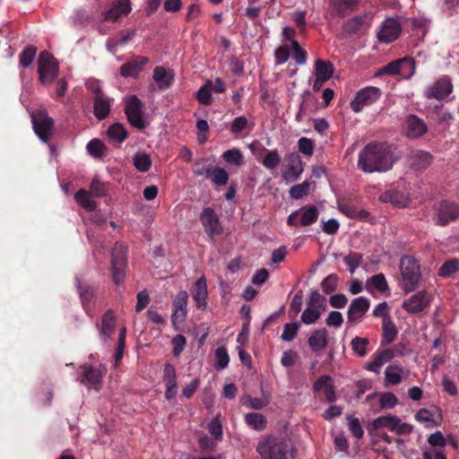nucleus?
I'll use <instances>...</instances> for the list:
<instances>
[{
    "mask_svg": "<svg viewBox=\"0 0 459 459\" xmlns=\"http://www.w3.org/2000/svg\"><path fill=\"white\" fill-rule=\"evenodd\" d=\"M379 200L382 203H390L398 207H404L408 204L407 195L400 190L389 189L385 191L380 196Z\"/></svg>",
    "mask_w": 459,
    "mask_h": 459,
    "instance_id": "cd10ccee",
    "label": "nucleus"
},
{
    "mask_svg": "<svg viewBox=\"0 0 459 459\" xmlns=\"http://www.w3.org/2000/svg\"><path fill=\"white\" fill-rule=\"evenodd\" d=\"M318 215L319 212L316 206L305 205L288 216L287 224L292 227L309 226L317 221Z\"/></svg>",
    "mask_w": 459,
    "mask_h": 459,
    "instance_id": "6e6552de",
    "label": "nucleus"
},
{
    "mask_svg": "<svg viewBox=\"0 0 459 459\" xmlns=\"http://www.w3.org/2000/svg\"><path fill=\"white\" fill-rule=\"evenodd\" d=\"M131 10L130 0H115L108 10L105 12L104 19L106 21L116 22L121 15H127Z\"/></svg>",
    "mask_w": 459,
    "mask_h": 459,
    "instance_id": "aec40b11",
    "label": "nucleus"
},
{
    "mask_svg": "<svg viewBox=\"0 0 459 459\" xmlns=\"http://www.w3.org/2000/svg\"><path fill=\"white\" fill-rule=\"evenodd\" d=\"M429 130V126L424 121L417 115L409 114L403 120V133L409 139H418L424 135Z\"/></svg>",
    "mask_w": 459,
    "mask_h": 459,
    "instance_id": "f8f14e48",
    "label": "nucleus"
},
{
    "mask_svg": "<svg viewBox=\"0 0 459 459\" xmlns=\"http://www.w3.org/2000/svg\"><path fill=\"white\" fill-rule=\"evenodd\" d=\"M382 91L375 86H367L355 94L351 101V108L353 112L359 113L365 107H368L376 103L381 97Z\"/></svg>",
    "mask_w": 459,
    "mask_h": 459,
    "instance_id": "423d86ee",
    "label": "nucleus"
},
{
    "mask_svg": "<svg viewBox=\"0 0 459 459\" xmlns=\"http://www.w3.org/2000/svg\"><path fill=\"white\" fill-rule=\"evenodd\" d=\"M398 330L393 322L391 316H386L382 320V342L385 344L393 342L397 337Z\"/></svg>",
    "mask_w": 459,
    "mask_h": 459,
    "instance_id": "72a5a7b5",
    "label": "nucleus"
},
{
    "mask_svg": "<svg viewBox=\"0 0 459 459\" xmlns=\"http://www.w3.org/2000/svg\"><path fill=\"white\" fill-rule=\"evenodd\" d=\"M402 32L401 24L393 18L385 20L377 32V39L383 43H391L398 39Z\"/></svg>",
    "mask_w": 459,
    "mask_h": 459,
    "instance_id": "a211bd4d",
    "label": "nucleus"
},
{
    "mask_svg": "<svg viewBox=\"0 0 459 459\" xmlns=\"http://www.w3.org/2000/svg\"><path fill=\"white\" fill-rule=\"evenodd\" d=\"M78 291L81 298L82 305L88 315H91L90 305L95 299L96 290L93 286L82 285L78 286Z\"/></svg>",
    "mask_w": 459,
    "mask_h": 459,
    "instance_id": "473e14b6",
    "label": "nucleus"
},
{
    "mask_svg": "<svg viewBox=\"0 0 459 459\" xmlns=\"http://www.w3.org/2000/svg\"><path fill=\"white\" fill-rule=\"evenodd\" d=\"M209 178L212 179L214 185L222 186L227 185L229 181V174L224 169L214 167L211 172Z\"/></svg>",
    "mask_w": 459,
    "mask_h": 459,
    "instance_id": "8fccbe9b",
    "label": "nucleus"
},
{
    "mask_svg": "<svg viewBox=\"0 0 459 459\" xmlns=\"http://www.w3.org/2000/svg\"><path fill=\"white\" fill-rule=\"evenodd\" d=\"M403 369L397 365H389L385 371V380L391 385H397L402 381Z\"/></svg>",
    "mask_w": 459,
    "mask_h": 459,
    "instance_id": "09e8293b",
    "label": "nucleus"
},
{
    "mask_svg": "<svg viewBox=\"0 0 459 459\" xmlns=\"http://www.w3.org/2000/svg\"><path fill=\"white\" fill-rule=\"evenodd\" d=\"M338 281L339 277L335 273H331L328 276H326L321 283L324 292L326 294L333 292L337 288Z\"/></svg>",
    "mask_w": 459,
    "mask_h": 459,
    "instance_id": "e2e57ef3",
    "label": "nucleus"
},
{
    "mask_svg": "<svg viewBox=\"0 0 459 459\" xmlns=\"http://www.w3.org/2000/svg\"><path fill=\"white\" fill-rule=\"evenodd\" d=\"M187 300L188 294L186 290L179 291L173 300L174 311L171 316V322L176 329H178L177 325L182 324L186 319Z\"/></svg>",
    "mask_w": 459,
    "mask_h": 459,
    "instance_id": "6ab92c4d",
    "label": "nucleus"
},
{
    "mask_svg": "<svg viewBox=\"0 0 459 459\" xmlns=\"http://www.w3.org/2000/svg\"><path fill=\"white\" fill-rule=\"evenodd\" d=\"M208 431L214 438V440L219 441L222 438V424L220 420V415L212 419V421L208 424Z\"/></svg>",
    "mask_w": 459,
    "mask_h": 459,
    "instance_id": "bf43d9fd",
    "label": "nucleus"
},
{
    "mask_svg": "<svg viewBox=\"0 0 459 459\" xmlns=\"http://www.w3.org/2000/svg\"><path fill=\"white\" fill-rule=\"evenodd\" d=\"M369 285H372L376 290L385 292L388 290V284L385 280V277L383 273H377L373 275L368 281H367V288L368 289Z\"/></svg>",
    "mask_w": 459,
    "mask_h": 459,
    "instance_id": "5fc2aeb1",
    "label": "nucleus"
},
{
    "mask_svg": "<svg viewBox=\"0 0 459 459\" xmlns=\"http://www.w3.org/2000/svg\"><path fill=\"white\" fill-rule=\"evenodd\" d=\"M394 357V352L390 349H385L372 355V360L367 365L366 369L375 373H379L380 368Z\"/></svg>",
    "mask_w": 459,
    "mask_h": 459,
    "instance_id": "a878e982",
    "label": "nucleus"
},
{
    "mask_svg": "<svg viewBox=\"0 0 459 459\" xmlns=\"http://www.w3.org/2000/svg\"><path fill=\"white\" fill-rule=\"evenodd\" d=\"M310 184L304 181L301 184L295 185L290 189V195L293 199H301L308 194Z\"/></svg>",
    "mask_w": 459,
    "mask_h": 459,
    "instance_id": "052dcab7",
    "label": "nucleus"
},
{
    "mask_svg": "<svg viewBox=\"0 0 459 459\" xmlns=\"http://www.w3.org/2000/svg\"><path fill=\"white\" fill-rule=\"evenodd\" d=\"M304 171V165L287 166V169L282 173V178L287 182H296L299 179Z\"/></svg>",
    "mask_w": 459,
    "mask_h": 459,
    "instance_id": "3c124183",
    "label": "nucleus"
},
{
    "mask_svg": "<svg viewBox=\"0 0 459 459\" xmlns=\"http://www.w3.org/2000/svg\"><path fill=\"white\" fill-rule=\"evenodd\" d=\"M453 91L451 79L444 75L436 81L425 92L428 99L443 100L447 97Z\"/></svg>",
    "mask_w": 459,
    "mask_h": 459,
    "instance_id": "dca6fc26",
    "label": "nucleus"
},
{
    "mask_svg": "<svg viewBox=\"0 0 459 459\" xmlns=\"http://www.w3.org/2000/svg\"><path fill=\"white\" fill-rule=\"evenodd\" d=\"M222 159L235 166H240L244 162V156L240 150L237 148L230 149L223 152Z\"/></svg>",
    "mask_w": 459,
    "mask_h": 459,
    "instance_id": "49530a36",
    "label": "nucleus"
},
{
    "mask_svg": "<svg viewBox=\"0 0 459 459\" xmlns=\"http://www.w3.org/2000/svg\"><path fill=\"white\" fill-rule=\"evenodd\" d=\"M411 167L415 170L426 169L433 161L430 152L422 150H412L409 155Z\"/></svg>",
    "mask_w": 459,
    "mask_h": 459,
    "instance_id": "5701e85b",
    "label": "nucleus"
},
{
    "mask_svg": "<svg viewBox=\"0 0 459 459\" xmlns=\"http://www.w3.org/2000/svg\"><path fill=\"white\" fill-rule=\"evenodd\" d=\"M434 210L436 221L439 226H446L459 219V205L455 203L442 200L435 205Z\"/></svg>",
    "mask_w": 459,
    "mask_h": 459,
    "instance_id": "1a4fd4ad",
    "label": "nucleus"
},
{
    "mask_svg": "<svg viewBox=\"0 0 459 459\" xmlns=\"http://www.w3.org/2000/svg\"><path fill=\"white\" fill-rule=\"evenodd\" d=\"M59 65L48 51L40 52L38 59V73L42 84L51 83L58 76Z\"/></svg>",
    "mask_w": 459,
    "mask_h": 459,
    "instance_id": "39448f33",
    "label": "nucleus"
},
{
    "mask_svg": "<svg viewBox=\"0 0 459 459\" xmlns=\"http://www.w3.org/2000/svg\"><path fill=\"white\" fill-rule=\"evenodd\" d=\"M322 312L323 310L307 305L301 314V321L305 325L314 324L320 318Z\"/></svg>",
    "mask_w": 459,
    "mask_h": 459,
    "instance_id": "a18cd8bd",
    "label": "nucleus"
},
{
    "mask_svg": "<svg viewBox=\"0 0 459 459\" xmlns=\"http://www.w3.org/2000/svg\"><path fill=\"white\" fill-rule=\"evenodd\" d=\"M193 299L196 303V307L201 309H204L207 307V284L204 276L200 277L195 282L192 290Z\"/></svg>",
    "mask_w": 459,
    "mask_h": 459,
    "instance_id": "b1692460",
    "label": "nucleus"
},
{
    "mask_svg": "<svg viewBox=\"0 0 459 459\" xmlns=\"http://www.w3.org/2000/svg\"><path fill=\"white\" fill-rule=\"evenodd\" d=\"M37 54V48L29 45L24 48V49L22 51V53L19 56V63L23 67L30 66Z\"/></svg>",
    "mask_w": 459,
    "mask_h": 459,
    "instance_id": "c03bdc74",
    "label": "nucleus"
},
{
    "mask_svg": "<svg viewBox=\"0 0 459 459\" xmlns=\"http://www.w3.org/2000/svg\"><path fill=\"white\" fill-rule=\"evenodd\" d=\"M246 423L255 430L261 431L266 428L265 417L258 412H249L245 415Z\"/></svg>",
    "mask_w": 459,
    "mask_h": 459,
    "instance_id": "4c0bfd02",
    "label": "nucleus"
},
{
    "mask_svg": "<svg viewBox=\"0 0 459 459\" xmlns=\"http://www.w3.org/2000/svg\"><path fill=\"white\" fill-rule=\"evenodd\" d=\"M163 382L165 385H176L177 386V373L174 366L166 362L163 369Z\"/></svg>",
    "mask_w": 459,
    "mask_h": 459,
    "instance_id": "4d7b16f0",
    "label": "nucleus"
},
{
    "mask_svg": "<svg viewBox=\"0 0 459 459\" xmlns=\"http://www.w3.org/2000/svg\"><path fill=\"white\" fill-rule=\"evenodd\" d=\"M397 403L398 399L393 393H384L379 399V405L383 409L394 408Z\"/></svg>",
    "mask_w": 459,
    "mask_h": 459,
    "instance_id": "774afa93",
    "label": "nucleus"
},
{
    "mask_svg": "<svg viewBox=\"0 0 459 459\" xmlns=\"http://www.w3.org/2000/svg\"><path fill=\"white\" fill-rule=\"evenodd\" d=\"M115 328V316L111 310H108L102 316L100 325V334L108 337L110 336Z\"/></svg>",
    "mask_w": 459,
    "mask_h": 459,
    "instance_id": "58836bf2",
    "label": "nucleus"
},
{
    "mask_svg": "<svg viewBox=\"0 0 459 459\" xmlns=\"http://www.w3.org/2000/svg\"><path fill=\"white\" fill-rule=\"evenodd\" d=\"M368 344L369 340L366 337L355 336L351 342V350L360 358H363L367 355V347Z\"/></svg>",
    "mask_w": 459,
    "mask_h": 459,
    "instance_id": "37998d69",
    "label": "nucleus"
},
{
    "mask_svg": "<svg viewBox=\"0 0 459 459\" xmlns=\"http://www.w3.org/2000/svg\"><path fill=\"white\" fill-rule=\"evenodd\" d=\"M126 247L121 243H116L111 253L112 280L116 284L124 281L127 269Z\"/></svg>",
    "mask_w": 459,
    "mask_h": 459,
    "instance_id": "20e7f679",
    "label": "nucleus"
},
{
    "mask_svg": "<svg viewBox=\"0 0 459 459\" xmlns=\"http://www.w3.org/2000/svg\"><path fill=\"white\" fill-rule=\"evenodd\" d=\"M333 65L331 62L323 59H317L315 62V74L316 77L328 81L333 77Z\"/></svg>",
    "mask_w": 459,
    "mask_h": 459,
    "instance_id": "f704fd0d",
    "label": "nucleus"
},
{
    "mask_svg": "<svg viewBox=\"0 0 459 459\" xmlns=\"http://www.w3.org/2000/svg\"><path fill=\"white\" fill-rule=\"evenodd\" d=\"M370 307V301L365 297L352 299L347 312L348 323L354 325L361 321Z\"/></svg>",
    "mask_w": 459,
    "mask_h": 459,
    "instance_id": "f3484780",
    "label": "nucleus"
},
{
    "mask_svg": "<svg viewBox=\"0 0 459 459\" xmlns=\"http://www.w3.org/2000/svg\"><path fill=\"white\" fill-rule=\"evenodd\" d=\"M153 81L159 91L169 88L174 81L173 74L168 73L163 66H156L153 71Z\"/></svg>",
    "mask_w": 459,
    "mask_h": 459,
    "instance_id": "c756f323",
    "label": "nucleus"
},
{
    "mask_svg": "<svg viewBox=\"0 0 459 459\" xmlns=\"http://www.w3.org/2000/svg\"><path fill=\"white\" fill-rule=\"evenodd\" d=\"M307 305L321 309L323 311H325L327 307L325 297L321 295L317 290L311 291L309 299L307 300Z\"/></svg>",
    "mask_w": 459,
    "mask_h": 459,
    "instance_id": "603ef678",
    "label": "nucleus"
},
{
    "mask_svg": "<svg viewBox=\"0 0 459 459\" xmlns=\"http://www.w3.org/2000/svg\"><path fill=\"white\" fill-rule=\"evenodd\" d=\"M90 188L92 194L97 197L105 196L108 190V185L102 183L100 179L96 178L92 179Z\"/></svg>",
    "mask_w": 459,
    "mask_h": 459,
    "instance_id": "69168bd1",
    "label": "nucleus"
},
{
    "mask_svg": "<svg viewBox=\"0 0 459 459\" xmlns=\"http://www.w3.org/2000/svg\"><path fill=\"white\" fill-rule=\"evenodd\" d=\"M143 104L135 95L130 96L126 102L125 113L130 125L137 129H144L146 123L143 119Z\"/></svg>",
    "mask_w": 459,
    "mask_h": 459,
    "instance_id": "0eeeda50",
    "label": "nucleus"
},
{
    "mask_svg": "<svg viewBox=\"0 0 459 459\" xmlns=\"http://www.w3.org/2000/svg\"><path fill=\"white\" fill-rule=\"evenodd\" d=\"M327 331L320 328L313 331L307 339V344L314 352H318L326 348L328 344Z\"/></svg>",
    "mask_w": 459,
    "mask_h": 459,
    "instance_id": "393cba45",
    "label": "nucleus"
},
{
    "mask_svg": "<svg viewBox=\"0 0 459 459\" xmlns=\"http://www.w3.org/2000/svg\"><path fill=\"white\" fill-rule=\"evenodd\" d=\"M414 69L415 62L413 61V59H411V57H403L392 61L386 65L381 67L378 70L377 74L396 75L404 74L406 72L413 74Z\"/></svg>",
    "mask_w": 459,
    "mask_h": 459,
    "instance_id": "ddd939ff",
    "label": "nucleus"
},
{
    "mask_svg": "<svg viewBox=\"0 0 459 459\" xmlns=\"http://www.w3.org/2000/svg\"><path fill=\"white\" fill-rule=\"evenodd\" d=\"M398 422V417L395 415H384L375 419L368 426V433L373 435L375 430L381 428H387L389 430L394 431Z\"/></svg>",
    "mask_w": 459,
    "mask_h": 459,
    "instance_id": "c85d7f7f",
    "label": "nucleus"
},
{
    "mask_svg": "<svg viewBox=\"0 0 459 459\" xmlns=\"http://www.w3.org/2000/svg\"><path fill=\"white\" fill-rule=\"evenodd\" d=\"M459 270V260L450 259L445 262L438 270V275L448 277Z\"/></svg>",
    "mask_w": 459,
    "mask_h": 459,
    "instance_id": "864d4df0",
    "label": "nucleus"
},
{
    "mask_svg": "<svg viewBox=\"0 0 459 459\" xmlns=\"http://www.w3.org/2000/svg\"><path fill=\"white\" fill-rule=\"evenodd\" d=\"M368 15H357L343 24V30L349 36L359 33L367 25Z\"/></svg>",
    "mask_w": 459,
    "mask_h": 459,
    "instance_id": "2f4dec72",
    "label": "nucleus"
},
{
    "mask_svg": "<svg viewBox=\"0 0 459 459\" xmlns=\"http://www.w3.org/2000/svg\"><path fill=\"white\" fill-rule=\"evenodd\" d=\"M81 383L86 385H92L95 389L99 390L103 377L100 370L87 364L81 366Z\"/></svg>",
    "mask_w": 459,
    "mask_h": 459,
    "instance_id": "4be33fe9",
    "label": "nucleus"
},
{
    "mask_svg": "<svg viewBox=\"0 0 459 459\" xmlns=\"http://www.w3.org/2000/svg\"><path fill=\"white\" fill-rule=\"evenodd\" d=\"M75 202L89 212H93L97 208L95 201L90 198V193L83 188L79 189L74 195Z\"/></svg>",
    "mask_w": 459,
    "mask_h": 459,
    "instance_id": "e433bc0d",
    "label": "nucleus"
},
{
    "mask_svg": "<svg viewBox=\"0 0 459 459\" xmlns=\"http://www.w3.org/2000/svg\"><path fill=\"white\" fill-rule=\"evenodd\" d=\"M393 165V152L385 143H369L359 153L358 168L365 173L385 172Z\"/></svg>",
    "mask_w": 459,
    "mask_h": 459,
    "instance_id": "f257e3e1",
    "label": "nucleus"
},
{
    "mask_svg": "<svg viewBox=\"0 0 459 459\" xmlns=\"http://www.w3.org/2000/svg\"><path fill=\"white\" fill-rule=\"evenodd\" d=\"M432 299V294L423 290L403 300L402 307L410 314H419L429 307Z\"/></svg>",
    "mask_w": 459,
    "mask_h": 459,
    "instance_id": "9d476101",
    "label": "nucleus"
},
{
    "mask_svg": "<svg viewBox=\"0 0 459 459\" xmlns=\"http://www.w3.org/2000/svg\"><path fill=\"white\" fill-rule=\"evenodd\" d=\"M209 85H212L211 81H208L196 92L197 100L205 106H208L212 103V91Z\"/></svg>",
    "mask_w": 459,
    "mask_h": 459,
    "instance_id": "6e6d98bb",
    "label": "nucleus"
},
{
    "mask_svg": "<svg viewBox=\"0 0 459 459\" xmlns=\"http://www.w3.org/2000/svg\"><path fill=\"white\" fill-rule=\"evenodd\" d=\"M105 150L104 143L99 139H92L87 144V151L94 158H101Z\"/></svg>",
    "mask_w": 459,
    "mask_h": 459,
    "instance_id": "13d9d810",
    "label": "nucleus"
},
{
    "mask_svg": "<svg viewBox=\"0 0 459 459\" xmlns=\"http://www.w3.org/2000/svg\"><path fill=\"white\" fill-rule=\"evenodd\" d=\"M344 264L349 267L350 273L352 274L361 265L363 255L360 253L351 252L343 258Z\"/></svg>",
    "mask_w": 459,
    "mask_h": 459,
    "instance_id": "de8ad7c7",
    "label": "nucleus"
},
{
    "mask_svg": "<svg viewBox=\"0 0 459 459\" xmlns=\"http://www.w3.org/2000/svg\"><path fill=\"white\" fill-rule=\"evenodd\" d=\"M300 325L299 323H288L284 325L281 338L285 342L292 341L299 329Z\"/></svg>",
    "mask_w": 459,
    "mask_h": 459,
    "instance_id": "680f3d73",
    "label": "nucleus"
},
{
    "mask_svg": "<svg viewBox=\"0 0 459 459\" xmlns=\"http://www.w3.org/2000/svg\"><path fill=\"white\" fill-rule=\"evenodd\" d=\"M288 450L286 439L273 434L262 437L255 446L261 459H287Z\"/></svg>",
    "mask_w": 459,
    "mask_h": 459,
    "instance_id": "f03ea898",
    "label": "nucleus"
},
{
    "mask_svg": "<svg viewBox=\"0 0 459 459\" xmlns=\"http://www.w3.org/2000/svg\"><path fill=\"white\" fill-rule=\"evenodd\" d=\"M173 355L179 357L186 345V338L183 334H177L171 341Z\"/></svg>",
    "mask_w": 459,
    "mask_h": 459,
    "instance_id": "338daca9",
    "label": "nucleus"
},
{
    "mask_svg": "<svg viewBox=\"0 0 459 459\" xmlns=\"http://www.w3.org/2000/svg\"><path fill=\"white\" fill-rule=\"evenodd\" d=\"M254 127V123H249L247 118L244 116L237 117L231 122L230 132L233 134H239L244 131H251Z\"/></svg>",
    "mask_w": 459,
    "mask_h": 459,
    "instance_id": "ea45409f",
    "label": "nucleus"
},
{
    "mask_svg": "<svg viewBox=\"0 0 459 459\" xmlns=\"http://www.w3.org/2000/svg\"><path fill=\"white\" fill-rule=\"evenodd\" d=\"M266 155L263 159V165L267 169H274L281 163V155L279 154L277 150H267L264 149Z\"/></svg>",
    "mask_w": 459,
    "mask_h": 459,
    "instance_id": "79ce46f5",
    "label": "nucleus"
},
{
    "mask_svg": "<svg viewBox=\"0 0 459 459\" xmlns=\"http://www.w3.org/2000/svg\"><path fill=\"white\" fill-rule=\"evenodd\" d=\"M107 134L109 140L116 143H123L128 136L127 131L120 123L111 125L107 131Z\"/></svg>",
    "mask_w": 459,
    "mask_h": 459,
    "instance_id": "c9c22d12",
    "label": "nucleus"
},
{
    "mask_svg": "<svg viewBox=\"0 0 459 459\" xmlns=\"http://www.w3.org/2000/svg\"><path fill=\"white\" fill-rule=\"evenodd\" d=\"M33 130L40 141L48 143L54 127V119L45 114L31 117Z\"/></svg>",
    "mask_w": 459,
    "mask_h": 459,
    "instance_id": "2eb2a0df",
    "label": "nucleus"
},
{
    "mask_svg": "<svg viewBox=\"0 0 459 459\" xmlns=\"http://www.w3.org/2000/svg\"><path fill=\"white\" fill-rule=\"evenodd\" d=\"M359 0H330V6L338 16L344 17L354 12Z\"/></svg>",
    "mask_w": 459,
    "mask_h": 459,
    "instance_id": "bb28decb",
    "label": "nucleus"
},
{
    "mask_svg": "<svg viewBox=\"0 0 459 459\" xmlns=\"http://www.w3.org/2000/svg\"><path fill=\"white\" fill-rule=\"evenodd\" d=\"M400 270L405 284V292L413 291L421 278L418 261L411 255H404L401 259Z\"/></svg>",
    "mask_w": 459,
    "mask_h": 459,
    "instance_id": "7ed1b4c3",
    "label": "nucleus"
},
{
    "mask_svg": "<svg viewBox=\"0 0 459 459\" xmlns=\"http://www.w3.org/2000/svg\"><path fill=\"white\" fill-rule=\"evenodd\" d=\"M135 37V30L131 29L123 30L118 33L117 36L109 39L107 41V47L109 51L114 52L117 46L126 45L130 42Z\"/></svg>",
    "mask_w": 459,
    "mask_h": 459,
    "instance_id": "7c9ffc66",
    "label": "nucleus"
},
{
    "mask_svg": "<svg viewBox=\"0 0 459 459\" xmlns=\"http://www.w3.org/2000/svg\"><path fill=\"white\" fill-rule=\"evenodd\" d=\"M133 164L137 170L147 172L152 166V159L147 153L137 152L133 157Z\"/></svg>",
    "mask_w": 459,
    "mask_h": 459,
    "instance_id": "a19ab883",
    "label": "nucleus"
},
{
    "mask_svg": "<svg viewBox=\"0 0 459 459\" xmlns=\"http://www.w3.org/2000/svg\"><path fill=\"white\" fill-rule=\"evenodd\" d=\"M91 91L94 93L93 114L99 120H103L108 117L110 113L111 99H109L98 85L92 88Z\"/></svg>",
    "mask_w": 459,
    "mask_h": 459,
    "instance_id": "4468645a",
    "label": "nucleus"
},
{
    "mask_svg": "<svg viewBox=\"0 0 459 459\" xmlns=\"http://www.w3.org/2000/svg\"><path fill=\"white\" fill-rule=\"evenodd\" d=\"M216 367L220 369L227 368L230 356L225 347H219L215 351Z\"/></svg>",
    "mask_w": 459,
    "mask_h": 459,
    "instance_id": "0e129e2a",
    "label": "nucleus"
},
{
    "mask_svg": "<svg viewBox=\"0 0 459 459\" xmlns=\"http://www.w3.org/2000/svg\"><path fill=\"white\" fill-rule=\"evenodd\" d=\"M149 58L145 56H137L132 59L120 67V74L125 77H137L139 74L143 70V67L148 64Z\"/></svg>",
    "mask_w": 459,
    "mask_h": 459,
    "instance_id": "412c9836",
    "label": "nucleus"
},
{
    "mask_svg": "<svg viewBox=\"0 0 459 459\" xmlns=\"http://www.w3.org/2000/svg\"><path fill=\"white\" fill-rule=\"evenodd\" d=\"M200 221L209 238L212 240L215 236L222 233V226L219 216L212 207H205L200 214Z\"/></svg>",
    "mask_w": 459,
    "mask_h": 459,
    "instance_id": "9b49d317",
    "label": "nucleus"
}]
</instances>
